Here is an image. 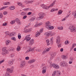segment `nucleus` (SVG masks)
<instances>
[{"instance_id": "obj_1", "label": "nucleus", "mask_w": 76, "mask_h": 76, "mask_svg": "<svg viewBox=\"0 0 76 76\" xmlns=\"http://www.w3.org/2000/svg\"><path fill=\"white\" fill-rule=\"evenodd\" d=\"M13 69H14V66H12L10 68H7V71L5 73L6 76H11L9 72L10 73H12L13 71Z\"/></svg>"}, {"instance_id": "obj_2", "label": "nucleus", "mask_w": 76, "mask_h": 76, "mask_svg": "<svg viewBox=\"0 0 76 76\" xmlns=\"http://www.w3.org/2000/svg\"><path fill=\"white\" fill-rule=\"evenodd\" d=\"M69 29H70L71 31L72 32L76 31V27H74L73 26H69Z\"/></svg>"}, {"instance_id": "obj_3", "label": "nucleus", "mask_w": 76, "mask_h": 76, "mask_svg": "<svg viewBox=\"0 0 76 76\" xmlns=\"http://www.w3.org/2000/svg\"><path fill=\"white\" fill-rule=\"evenodd\" d=\"M60 64L62 66H64L65 67L68 66V64L66 63V62L63 61L60 62Z\"/></svg>"}, {"instance_id": "obj_4", "label": "nucleus", "mask_w": 76, "mask_h": 76, "mask_svg": "<svg viewBox=\"0 0 76 76\" xmlns=\"http://www.w3.org/2000/svg\"><path fill=\"white\" fill-rule=\"evenodd\" d=\"M27 49H28V50H26V51L25 52L26 54L28 53H29V52L32 51H34V48L31 49L29 46H28L27 47Z\"/></svg>"}, {"instance_id": "obj_5", "label": "nucleus", "mask_w": 76, "mask_h": 76, "mask_svg": "<svg viewBox=\"0 0 76 76\" xmlns=\"http://www.w3.org/2000/svg\"><path fill=\"white\" fill-rule=\"evenodd\" d=\"M41 7L44 9H45V10H48V9L49 8H50V7L46 6L44 4H42L41 5Z\"/></svg>"}, {"instance_id": "obj_6", "label": "nucleus", "mask_w": 76, "mask_h": 76, "mask_svg": "<svg viewBox=\"0 0 76 76\" xmlns=\"http://www.w3.org/2000/svg\"><path fill=\"white\" fill-rule=\"evenodd\" d=\"M39 19H41L44 18V14L42 12H40L39 14Z\"/></svg>"}, {"instance_id": "obj_7", "label": "nucleus", "mask_w": 76, "mask_h": 76, "mask_svg": "<svg viewBox=\"0 0 76 76\" xmlns=\"http://www.w3.org/2000/svg\"><path fill=\"white\" fill-rule=\"evenodd\" d=\"M25 61H21L20 65V67H23L25 66Z\"/></svg>"}, {"instance_id": "obj_8", "label": "nucleus", "mask_w": 76, "mask_h": 76, "mask_svg": "<svg viewBox=\"0 0 76 76\" xmlns=\"http://www.w3.org/2000/svg\"><path fill=\"white\" fill-rule=\"evenodd\" d=\"M51 48L50 47L48 48H46V49L44 51H43L42 52V54H44L45 53H47V52H48L50 50V49Z\"/></svg>"}, {"instance_id": "obj_9", "label": "nucleus", "mask_w": 76, "mask_h": 76, "mask_svg": "<svg viewBox=\"0 0 76 76\" xmlns=\"http://www.w3.org/2000/svg\"><path fill=\"white\" fill-rule=\"evenodd\" d=\"M52 66L53 67V68H54L55 69H58L59 68V66H58V65L56 64H52Z\"/></svg>"}, {"instance_id": "obj_10", "label": "nucleus", "mask_w": 76, "mask_h": 76, "mask_svg": "<svg viewBox=\"0 0 76 76\" xmlns=\"http://www.w3.org/2000/svg\"><path fill=\"white\" fill-rule=\"evenodd\" d=\"M56 73L57 75H60V71H57L55 72L54 73H53L52 75V76H56Z\"/></svg>"}, {"instance_id": "obj_11", "label": "nucleus", "mask_w": 76, "mask_h": 76, "mask_svg": "<svg viewBox=\"0 0 76 76\" xmlns=\"http://www.w3.org/2000/svg\"><path fill=\"white\" fill-rule=\"evenodd\" d=\"M15 21L16 22L18 25H21V22L18 18L16 19Z\"/></svg>"}, {"instance_id": "obj_12", "label": "nucleus", "mask_w": 76, "mask_h": 76, "mask_svg": "<svg viewBox=\"0 0 76 76\" xmlns=\"http://www.w3.org/2000/svg\"><path fill=\"white\" fill-rule=\"evenodd\" d=\"M34 39H32L30 40L29 42V44L30 45H32L33 44H34Z\"/></svg>"}, {"instance_id": "obj_13", "label": "nucleus", "mask_w": 76, "mask_h": 76, "mask_svg": "<svg viewBox=\"0 0 76 76\" xmlns=\"http://www.w3.org/2000/svg\"><path fill=\"white\" fill-rule=\"evenodd\" d=\"M25 39L26 41L28 42L31 39V38L29 37V36H27L25 37Z\"/></svg>"}, {"instance_id": "obj_14", "label": "nucleus", "mask_w": 76, "mask_h": 76, "mask_svg": "<svg viewBox=\"0 0 76 76\" xmlns=\"http://www.w3.org/2000/svg\"><path fill=\"white\" fill-rule=\"evenodd\" d=\"M35 61V59H31L29 60L28 61V63L29 64H32V63H34Z\"/></svg>"}, {"instance_id": "obj_15", "label": "nucleus", "mask_w": 76, "mask_h": 76, "mask_svg": "<svg viewBox=\"0 0 76 76\" xmlns=\"http://www.w3.org/2000/svg\"><path fill=\"white\" fill-rule=\"evenodd\" d=\"M45 25L46 26H47V28L49 26L51 25V23H50V21H48L45 23Z\"/></svg>"}, {"instance_id": "obj_16", "label": "nucleus", "mask_w": 76, "mask_h": 76, "mask_svg": "<svg viewBox=\"0 0 76 76\" xmlns=\"http://www.w3.org/2000/svg\"><path fill=\"white\" fill-rule=\"evenodd\" d=\"M6 48H7L6 47H4L2 49V51L3 52H8V51H7V50H6Z\"/></svg>"}, {"instance_id": "obj_17", "label": "nucleus", "mask_w": 76, "mask_h": 76, "mask_svg": "<svg viewBox=\"0 0 76 76\" xmlns=\"http://www.w3.org/2000/svg\"><path fill=\"white\" fill-rule=\"evenodd\" d=\"M13 61H9L8 62V65L10 66H12V64H13Z\"/></svg>"}, {"instance_id": "obj_18", "label": "nucleus", "mask_w": 76, "mask_h": 76, "mask_svg": "<svg viewBox=\"0 0 76 76\" xmlns=\"http://www.w3.org/2000/svg\"><path fill=\"white\" fill-rule=\"evenodd\" d=\"M11 42V41L10 40H7L6 41V45H8L9 44V43H10Z\"/></svg>"}, {"instance_id": "obj_19", "label": "nucleus", "mask_w": 76, "mask_h": 76, "mask_svg": "<svg viewBox=\"0 0 76 76\" xmlns=\"http://www.w3.org/2000/svg\"><path fill=\"white\" fill-rule=\"evenodd\" d=\"M42 25V23H41L37 24L34 25V27H35V28H37V27H38V26H41V25Z\"/></svg>"}, {"instance_id": "obj_20", "label": "nucleus", "mask_w": 76, "mask_h": 76, "mask_svg": "<svg viewBox=\"0 0 76 76\" xmlns=\"http://www.w3.org/2000/svg\"><path fill=\"white\" fill-rule=\"evenodd\" d=\"M15 32H12L10 34V37H13L14 35H15Z\"/></svg>"}, {"instance_id": "obj_21", "label": "nucleus", "mask_w": 76, "mask_h": 76, "mask_svg": "<svg viewBox=\"0 0 76 76\" xmlns=\"http://www.w3.org/2000/svg\"><path fill=\"white\" fill-rule=\"evenodd\" d=\"M53 37H52L50 39V44L52 45H53V43H54V42L53 41Z\"/></svg>"}, {"instance_id": "obj_22", "label": "nucleus", "mask_w": 76, "mask_h": 76, "mask_svg": "<svg viewBox=\"0 0 76 76\" xmlns=\"http://www.w3.org/2000/svg\"><path fill=\"white\" fill-rule=\"evenodd\" d=\"M56 1L55 0L53 1V3H52L51 4H50V5L49 6V7H53L54 5V4L56 3Z\"/></svg>"}, {"instance_id": "obj_23", "label": "nucleus", "mask_w": 76, "mask_h": 76, "mask_svg": "<svg viewBox=\"0 0 76 76\" xmlns=\"http://www.w3.org/2000/svg\"><path fill=\"white\" fill-rule=\"evenodd\" d=\"M48 28V29H53L54 27H53V26H49L48 27H47Z\"/></svg>"}, {"instance_id": "obj_24", "label": "nucleus", "mask_w": 76, "mask_h": 76, "mask_svg": "<svg viewBox=\"0 0 76 76\" xmlns=\"http://www.w3.org/2000/svg\"><path fill=\"white\" fill-rule=\"evenodd\" d=\"M61 58L63 60H65L67 58V57L65 55H62L61 56Z\"/></svg>"}, {"instance_id": "obj_25", "label": "nucleus", "mask_w": 76, "mask_h": 76, "mask_svg": "<svg viewBox=\"0 0 76 76\" xmlns=\"http://www.w3.org/2000/svg\"><path fill=\"white\" fill-rule=\"evenodd\" d=\"M45 34L46 36H49V35H51V33L50 32H48L47 33H45Z\"/></svg>"}, {"instance_id": "obj_26", "label": "nucleus", "mask_w": 76, "mask_h": 76, "mask_svg": "<svg viewBox=\"0 0 76 76\" xmlns=\"http://www.w3.org/2000/svg\"><path fill=\"white\" fill-rule=\"evenodd\" d=\"M35 17H32L30 20V22H34V20H35Z\"/></svg>"}, {"instance_id": "obj_27", "label": "nucleus", "mask_w": 76, "mask_h": 76, "mask_svg": "<svg viewBox=\"0 0 76 76\" xmlns=\"http://www.w3.org/2000/svg\"><path fill=\"white\" fill-rule=\"evenodd\" d=\"M26 15V13L24 12H22L21 13V16H25V15Z\"/></svg>"}, {"instance_id": "obj_28", "label": "nucleus", "mask_w": 76, "mask_h": 76, "mask_svg": "<svg viewBox=\"0 0 76 76\" xmlns=\"http://www.w3.org/2000/svg\"><path fill=\"white\" fill-rule=\"evenodd\" d=\"M10 10H14L15 9V7L14 6H11L10 7Z\"/></svg>"}, {"instance_id": "obj_29", "label": "nucleus", "mask_w": 76, "mask_h": 76, "mask_svg": "<svg viewBox=\"0 0 76 76\" xmlns=\"http://www.w3.org/2000/svg\"><path fill=\"white\" fill-rule=\"evenodd\" d=\"M39 35H40V33L38 32V31H37L36 33V34L35 35V36L36 37H38V36H39Z\"/></svg>"}, {"instance_id": "obj_30", "label": "nucleus", "mask_w": 76, "mask_h": 76, "mask_svg": "<svg viewBox=\"0 0 76 76\" xmlns=\"http://www.w3.org/2000/svg\"><path fill=\"white\" fill-rule=\"evenodd\" d=\"M17 51H19L20 50V46H18L16 49Z\"/></svg>"}, {"instance_id": "obj_31", "label": "nucleus", "mask_w": 76, "mask_h": 76, "mask_svg": "<svg viewBox=\"0 0 76 76\" xmlns=\"http://www.w3.org/2000/svg\"><path fill=\"white\" fill-rule=\"evenodd\" d=\"M46 42L47 43V45H50V43L49 42H50V40H49V39H48L47 40H46Z\"/></svg>"}, {"instance_id": "obj_32", "label": "nucleus", "mask_w": 76, "mask_h": 76, "mask_svg": "<svg viewBox=\"0 0 76 76\" xmlns=\"http://www.w3.org/2000/svg\"><path fill=\"white\" fill-rule=\"evenodd\" d=\"M62 13H63V11H62L60 10L58 12V15H61V14H62Z\"/></svg>"}, {"instance_id": "obj_33", "label": "nucleus", "mask_w": 76, "mask_h": 76, "mask_svg": "<svg viewBox=\"0 0 76 76\" xmlns=\"http://www.w3.org/2000/svg\"><path fill=\"white\" fill-rule=\"evenodd\" d=\"M58 29H59V30H63V27L62 26L58 27Z\"/></svg>"}, {"instance_id": "obj_34", "label": "nucleus", "mask_w": 76, "mask_h": 76, "mask_svg": "<svg viewBox=\"0 0 76 76\" xmlns=\"http://www.w3.org/2000/svg\"><path fill=\"white\" fill-rule=\"evenodd\" d=\"M18 39H20L21 38V34H18Z\"/></svg>"}, {"instance_id": "obj_35", "label": "nucleus", "mask_w": 76, "mask_h": 76, "mask_svg": "<svg viewBox=\"0 0 76 76\" xmlns=\"http://www.w3.org/2000/svg\"><path fill=\"white\" fill-rule=\"evenodd\" d=\"M11 39L12 40H13V41H16V38L15 37H11Z\"/></svg>"}, {"instance_id": "obj_36", "label": "nucleus", "mask_w": 76, "mask_h": 76, "mask_svg": "<svg viewBox=\"0 0 76 76\" xmlns=\"http://www.w3.org/2000/svg\"><path fill=\"white\" fill-rule=\"evenodd\" d=\"M7 53H8V52H2L1 53V54H2V55H5L6 54H7Z\"/></svg>"}, {"instance_id": "obj_37", "label": "nucleus", "mask_w": 76, "mask_h": 76, "mask_svg": "<svg viewBox=\"0 0 76 76\" xmlns=\"http://www.w3.org/2000/svg\"><path fill=\"white\" fill-rule=\"evenodd\" d=\"M5 34L6 35H9V34H10V33L9 31H6L5 32Z\"/></svg>"}, {"instance_id": "obj_38", "label": "nucleus", "mask_w": 76, "mask_h": 76, "mask_svg": "<svg viewBox=\"0 0 76 76\" xmlns=\"http://www.w3.org/2000/svg\"><path fill=\"white\" fill-rule=\"evenodd\" d=\"M69 44V41L68 40H66V41H65V44L67 45V44Z\"/></svg>"}, {"instance_id": "obj_39", "label": "nucleus", "mask_w": 76, "mask_h": 76, "mask_svg": "<svg viewBox=\"0 0 76 76\" xmlns=\"http://www.w3.org/2000/svg\"><path fill=\"white\" fill-rule=\"evenodd\" d=\"M23 10L24 11H28V10H29V8H26L24 9Z\"/></svg>"}, {"instance_id": "obj_40", "label": "nucleus", "mask_w": 76, "mask_h": 76, "mask_svg": "<svg viewBox=\"0 0 76 76\" xmlns=\"http://www.w3.org/2000/svg\"><path fill=\"white\" fill-rule=\"evenodd\" d=\"M27 32H31V31H32V28H29L28 29H27Z\"/></svg>"}, {"instance_id": "obj_41", "label": "nucleus", "mask_w": 76, "mask_h": 76, "mask_svg": "<svg viewBox=\"0 0 76 76\" xmlns=\"http://www.w3.org/2000/svg\"><path fill=\"white\" fill-rule=\"evenodd\" d=\"M42 69H43V70H47V67L46 66H44L42 68Z\"/></svg>"}, {"instance_id": "obj_42", "label": "nucleus", "mask_w": 76, "mask_h": 76, "mask_svg": "<svg viewBox=\"0 0 76 76\" xmlns=\"http://www.w3.org/2000/svg\"><path fill=\"white\" fill-rule=\"evenodd\" d=\"M46 70L43 69L42 71V73L43 74H44V73H46Z\"/></svg>"}, {"instance_id": "obj_43", "label": "nucleus", "mask_w": 76, "mask_h": 76, "mask_svg": "<svg viewBox=\"0 0 76 76\" xmlns=\"http://www.w3.org/2000/svg\"><path fill=\"white\" fill-rule=\"evenodd\" d=\"M72 15H74L75 18H76V11L75 12V13H73Z\"/></svg>"}, {"instance_id": "obj_44", "label": "nucleus", "mask_w": 76, "mask_h": 76, "mask_svg": "<svg viewBox=\"0 0 76 76\" xmlns=\"http://www.w3.org/2000/svg\"><path fill=\"white\" fill-rule=\"evenodd\" d=\"M7 23H4L3 24L2 26H5L7 25Z\"/></svg>"}, {"instance_id": "obj_45", "label": "nucleus", "mask_w": 76, "mask_h": 76, "mask_svg": "<svg viewBox=\"0 0 76 76\" xmlns=\"http://www.w3.org/2000/svg\"><path fill=\"white\" fill-rule=\"evenodd\" d=\"M56 40H60V37L58 36L56 38Z\"/></svg>"}, {"instance_id": "obj_46", "label": "nucleus", "mask_w": 76, "mask_h": 76, "mask_svg": "<svg viewBox=\"0 0 76 76\" xmlns=\"http://www.w3.org/2000/svg\"><path fill=\"white\" fill-rule=\"evenodd\" d=\"M56 42L57 43V44H59L60 42V40H56Z\"/></svg>"}, {"instance_id": "obj_47", "label": "nucleus", "mask_w": 76, "mask_h": 76, "mask_svg": "<svg viewBox=\"0 0 76 76\" xmlns=\"http://www.w3.org/2000/svg\"><path fill=\"white\" fill-rule=\"evenodd\" d=\"M3 13L4 15H7V11H4L3 12Z\"/></svg>"}, {"instance_id": "obj_48", "label": "nucleus", "mask_w": 76, "mask_h": 76, "mask_svg": "<svg viewBox=\"0 0 76 76\" xmlns=\"http://www.w3.org/2000/svg\"><path fill=\"white\" fill-rule=\"evenodd\" d=\"M15 20H13L12 21H11L10 22L11 24H14L15 23Z\"/></svg>"}, {"instance_id": "obj_49", "label": "nucleus", "mask_w": 76, "mask_h": 76, "mask_svg": "<svg viewBox=\"0 0 76 76\" xmlns=\"http://www.w3.org/2000/svg\"><path fill=\"white\" fill-rule=\"evenodd\" d=\"M67 18V17H66L65 18H64L62 19L61 20V21H64L66 20V19Z\"/></svg>"}, {"instance_id": "obj_50", "label": "nucleus", "mask_w": 76, "mask_h": 76, "mask_svg": "<svg viewBox=\"0 0 76 76\" xmlns=\"http://www.w3.org/2000/svg\"><path fill=\"white\" fill-rule=\"evenodd\" d=\"M3 17V14L2 13H0V18H2Z\"/></svg>"}, {"instance_id": "obj_51", "label": "nucleus", "mask_w": 76, "mask_h": 76, "mask_svg": "<svg viewBox=\"0 0 76 76\" xmlns=\"http://www.w3.org/2000/svg\"><path fill=\"white\" fill-rule=\"evenodd\" d=\"M25 59L26 60H28L29 59V57L28 56L26 57L25 58Z\"/></svg>"}, {"instance_id": "obj_52", "label": "nucleus", "mask_w": 76, "mask_h": 76, "mask_svg": "<svg viewBox=\"0 0 76 76\" xmlns=\"http://www.w3.org/2000/svg\"><path fill=\"white\" fill-rule=\"evenodd\" d=\"M57 46L58 47H61V44H58Z\"/></svg>"}, {"instance_id": "obj_53", "label": "nucleus", "mask_w": 76, "mask_h": 76, "mask_svg": "<svg viewBox=\"0 0 76 76\" xmlns=\"http://www.w3.org/2000/svg\"><path fill=\"white\" fill-rule=\"evenodd\" d=\"M27 18V15H24L23 17V19H26Z\"/></svg>"}, {"instance_id": "obj_54", "label": "nucleus", "mask_w": 76, "mask_h": 76, "mask_svg": "<svg viewBox=\"0 0 76 76\" xmlns=\"http://www.w3.org/2000/svg\"><path fill=\"white\" fill-rule=\"evenodd\" d=\"M36 51H37L38 52H40L41 50L39 49H37L36 50Z\"/></svg>"}, {"instance_id": "obj_55", "label": "nucleus", "mask_w": 76, "mask_h": 76, "mask_svg": "<svg viewBox=\"0 0 76 76\" xmlns=\"http://www.w3.org/2000/svg\"><path fill=\"white\" fill-rule=\"evenodd\" d=\"M32 14V12H29L28 13L27 15H31Z\"/></svg>"}, {"instance_id": "obj_56", "label": "nucleus", "mask_w": 76, "mask_h": 76, "mask_svg": "<svg viewBox=\"0 0 76 76\" xmlns=\"http://www.w3.org/2000/svg\"><path fill=\"white\" fill-rule=\"evenodd\" d=\"M55 10V9H52L50 10V12H54V11Z\"/></svg>"}, {"instance_id": "obj_57", "label": "nucleus", "mask_w": 76, "mask_h": 76, "mask_svg": "<svg viewBox=\"0 0 76 76\" xmlns=\"http://www.w3.org/2000/svg\"><path fill=\"white\" fill-rule=\"evenodd\" d=\"M4 60H3L0 61V64H1V63H3V62H4Z\"/></svg>"}, {"instance_id": "obj_58", "label": "nucleus", "mask_w": 76, "mask_h": 76, "mask_svg": "<svg viewBox=\"0 0 76 76\" xmlns=\"http://www.w3.org/2000/svg\"><path fill=\"white\" fill-rule=\"evenodd\" d=\"M14 56L15 55H14L13 54H12L11 55H10V57H14Z\"/></svg>"}, {"instance_id": "obj_59", "label": "nucleus", "mask_w": 76, "mask_h": 76, "mask_svg": "<svg viewBox=\"0 0 76 76\" xmlns=\"http://www.w3.org/2000/svg\"><path fill=\"white\" fill-rule=\"evenodd\" d=\"M6 2L7 3V5H9L10 4V2Z\"/></svg>"}, {"instance_id": "obj_60", "label": "nucleus", "mask_w": 76, "mask_h": 76, "mask_svg": "<svg viewBox=\"0 0 76 76\" xmlns=\"http://www.w3.org/2000/svg\"><path fill=\"white\" fill-rule=\"evenodd\" d=\"M42 31H43V29H41L39 31V32L40 33H42Z\"/></svg>"}, {"instance_id": "obj_61", "label": "nucleus", "mask_w": 76, "mask_h": 76, "mask_svg": "<svg viewBox=\"0 0 76 76\" xmlns=\"http://www.w3.org/2000/svg\"><path fill=\"white\" fill-rule=\"evenodd\" d=\"M76 45V43H73L72 45V47H75Z\"/></svg>"}, {"instance_id": "obj_62", "label": "nucleus", "mask_w": 76, "mask_h": 76, "mask_svg": "<svg viewBox=\"0 0 76 76\" xmlns=\"http://www.w3.org/2000/svg\"><path fill=\"white\" fill-rule=\"evenodd\" d=\"M23 32H24V33H28V31H27V29H26L24 30L23 31Z\"/></svg>"}, {"instance_id": "obj_63", "label": "nucleus", "mask_w": 76, "mask_h": 76, "mask_svg": "<svg viewBox=\"0 0 76 76\" xmlns=\"http://www.w3.org/2000/svg\"><path fill=\"white\" fill-rule=\"evenodd\" d=\"M54 56V54H51V58H53Z\"/></svg>"}, {"instance_id": "obj_64", "label": "nucleus", "mask_w": 76, "mask_h": 76, "mask_svg": "<svg viewBox=\"0 0 76 76\" xmlns=\"http://www.w3.org/2000/svg\"><path fill=\"white\" fill-rule=\"evenodd\" d=\"M4 9V7H2L0 9V10H3Z\"/></svg>"}]
</instances>
